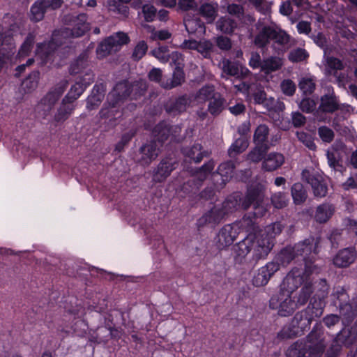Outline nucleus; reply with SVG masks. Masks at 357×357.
Wrapping results in <instances>:
<instances>
[{
    "label": "nucleus",
    "instance_id": "7c9ffc66",
    "mask_svg": "<svg viewBox=\"0 0 357 357\" xmlns=\"http://www.w3.org/2000/svg\"><path fill=\"white\" fill-rule=\"evenodd\" d=\"M251 207L252 208L251 211L245 214L239 222H234L235 225H238L239 232L240 230L242 229L249 233V234H255V233L258 230L256 219L262 218L263 216L254 215L253 206Z\"/></svg>",
    "mask_w": 357,
    "mask_h": 357
},
{
    "label": "nucleus",
    "instance_id": "9d476101",
    "mask_svg": "<svg viewBox=\"0 0 357 357\" xmlns=\"http://www.w3.org/2000/svg\"><path fill=\"white\" fill-rule=\"evenodd\" d=\"M270 306L273 309H278V314L282 317L291 315L298 307L296 302L292 300L291 294L282 291L271 298Z\"/></svg>",
    "mask_w": 357,
    "mask_h": 357
},
{
    "label": "nucleus",
    "instance_id": "6e6d98bb",
    "mask_svg": "<svg viewBox=\"0 0 357 357\" xmlns=\"http://www.w3.org/2000/svg\"><path fill=\"white\" fill-rule=\"evenodd\" d=\"M309 53L304 48L296 47L291 50L288 54V59L292 63L305 61L309 57Z\"/></svg>",
    "mask_w": 357,
    "mask_h": 357
},
{
    "label": "nucleus",
    "instance_id": "6ab92c4d",
    "mask_svg": "<svg viewBox=\"0 0 357 357\" xmlns=\"http://www.w3.org/2000/svg\"><path fill=\"white\" fill-rule=\"evenodd\" d=\"M160 146L156 141H151L140 147L137 161L143 166L149 165L160 153Z\"/></svg>",
    "mask_w": 357,
    "mask_h": 357
},
{
    "label": "nucleus",
    "instance_id": "a211bd4d",
    "mask_svg": "<svg viewBox=\"0 0 357 357\" xmlns=\"http://www.w3.org/2000/svg\"><path fill=\"white\" fill-rule=\"evenodd\" d=\"M280 269V264L275 261L268 262L258 269L252 278V284L256 287H262L268 283L270 278Z\"/></svg>",
    "mask_w": 357,
    "mask_h": 357
},
{
    "label": "nucleus",
    "instance_id": "f8f14e48",
    "mask_svg": "<svg viewBox=\"0 0 357 357\" xmlns=\"http://www.w3.org/2000/svg\"><path fill=\"white\" fill-rule=\"evenodd\" d=\"M68 81L63 80L60 82L54 89L50 91L41 100L38 106V109L44 112V115L47 116L54 107L56 102L59 100L68 86Z\"/></svg>",
    "mask_w": 357,
    "mask_h": 357
},
{
    "label": "nucleus",
    "instance_id": "dca6fc26",
    "mask_svg": "<svg viewBox=\"0 0 357 357\" xmlns=\"http://www.w3.org/2000/svg\"><path fill=\"white\" fill-rule=\"evenodd\" d=\"M239 234L238 227L234 223L225 225L217 235L216 245L220 250L231 245Z\"/></svg>",
    "mask_w": 357,
    "mask_h": 357
},
{
    "label": "nucleus",
    "instance_id": "58836bf2",
    "mask_svg": "<svg viewBox=\"0 0 357 357\" xmlns=\"http://www.w3.org/2000/svg\"><path fill=\"white\" fill-rule=\"evenodd\" d=\"M48 9L45 0H37L31 7V20L36 22L41 21Z\"/></svg>",
    "mask_w": 357,
    "mask_h": 357
},
{
    "label": "nucleus",
    "instance_id": "9b49d317",
    "mask_svg": "<svg viewBox=\"0 0 357 357\" xmlns=\"http://www.w3.org/2000/svg\"><path fill=\"white\" fill-rule=\"evenodd\" d=\"M131 96L130 83L121 82L115 85L107 97V103L112 107H119Z\"/></svg>",
    "mask_w": 357,
    "mask_h": 357
},
{
    "label": "nucleus",
    "instance_id": "2eb2a0df",
    "mask_svg": "<svg viewBox=\"0 0 357 357\" xmlns=\"http://www.w3.org/2000/svg\"><path fill=\"white\" fill-rule=\"evenodd\" d=\"M235 168L236 164L233 160L226 161L218 166L216 173L213 174L214 185L217 189L224 188L232 178Z\"/></svg>",
    "mask_w": 357,
    "mask_h": 357
},
{
    "label": "nucleus",
    "instance_id": "37998d69",
    "mask_svg": "<svg viewBox=\"0 0 357 357\" xmlns=\"http://www.w3.org/2000/svg\"><path fill=\"white\" fill-rule=\"evenodd\" d=\"M252 234H248L243 241L238 242L234 246L236 255L243 259L252 252Z\"/></svg>",
    "mask_w": 357,
    "mask_h": 357
},
{
    "label": "nucleus",
    "instance_id": "c9c22d12",
    "mask_svg": "<svg viewBox=\"0 0 357 357\" xmlns=\"http://www.w3.org/2000/svg\"><path fill=\"white\" fill-rule=\"evenodd\" d=\"M185 81L183 66H176L173 72L172 78L161 83V86L165 89H171L180 86Z\"/></svg>",
    "mask_w": 357,
    "mask_h": 357
},
{
    "label": "nucleus",
    "instance_id": "603ef678",
    "mask_svg": "<svg viewBox=\"0 0 357 357\" xmlns=\"http://www.w3.org/2000/svg\"><path fill=\"white\" fill-rule=\"evenodd\" d=\"M74 110V106L69 102H63V99L62 100L61 105L57 110L56 114L54 116V120L56 122H63L66 121L72 112Z\"/></svg>",
    "mask_w": 357,
    "mask_h": 357
},
{
    "label": "nucleus",
    "instance_id": "864d4df0",
    "mask_svg": "<svg viewBox=\"0 0 357 357\" xmlns=\"http://www.w3.org/2000/svg\"><path fill=\"white\" fill-rule=\"evenodd\" d=\"M218 94L213 85H206L197 91L195 98L199 101H210Z\"/></svg>",
    "mask_w": 357,
    "mask_h": 357
},
{
    "label": "nucleus",
    "instance_id": "39448f33",
    "mask_svg": "<svg viewBox=\"0 0 357 357\" xmlns=\"http://www.w3.org/2000/svg\"><path fill=\"white\" fill-rule=\"evenodd\" d=\"M130 41L128 36L123 32H118L100 43L96 50L99 58H104L118 52L123 45Z\"/></svg>",
    "mask_w": 357,
    "mask_h": 357
},
{
    "label": "nucleus",
    "instance_id": "052dcab7",
    "mask_svg": "<svg viewBox=\"0 0 357 357\" xmlns=\"http://www.w3.org/2000/svg\"><path fill=\"white\" fill-rule=\"evenodd\" d=\"M271 202L275 208L281 209L287 206L289 199L286 192H277L271 195Z\"/></svg>",
    "mask_w": 357,
    "mask_h": 357
},
{
    "label": "nucleus",
    "instance_id": "f704fd0d",
    "mask_svg": "<svg viewBox=\"0 0 357 357\" xmlns=\"http://www.w3.org/2000/svg\"><path fill=\"white\" fill-rule=\"evenodd\" d=\"M284 65L283 59L277 56H271L263 59L261 72L268 75L278 71Z\"/></svg>",
    "mask_w": 357,
    "mask_h": 357
},
{
    "label": "nucleus",
    "instance_id": "680f3d73",
    "mask_svg": "<svg viewBox=\"0 0 357 357\" xmlns=\"http://www.w3.org/2000/svg\"><path fill=\"white\" fill-rule=\"evenodd\" d=\"M300 335L301 334H300L296 327L293 326L292 321L289 325L284 326L278 333V337L280 340L291 339Z\"/></svg>",
    "mask_w": 357,
    "mask_h": 357
},
{
    "label": "nucleus",
    "instance_id": "bf43d9fd",
    "mask_svg": "<svg viewBox=\"0 0 357 357\" xmlns=\"http://www.w3.org/2000/svg\"><path fill=\"white\" fill-rule=\"evenodd\" d=\"M332 303L337 307L349 301V296L342 287H337L331 295Z\"/></svg>",
    "mask_w": 357,
    "mask_h": 357
},
{
    "label": "nucleus",
    "instance_id": "3c124183",
    "mask_svg": "<svg viewBox=\"0 0 357 357\" xmlns=\"http://www.w3.org/2000/svg\"><path fill=\"white\" fill-rule=\"evenodd\" d=\"M186 31L190 33H201L204 29V23L198 18H187L184 20Z\"/></svg>",
    "mask_w": 357,
    "mask_h": 357
},
{
    "label": "nucleus",
    "instance_id": "6e6552de",
    "mask_svg": "<svg viewBox=\"0 0 357 357\" xmlns=\"http://www.w3.org/2000/svg\"><path fill=\"white\" fill-rule=\"evenodd\" d=\"M323 313V310L321 307H314V306L308 305L305 310L297 312L291 321L293 326H296L300 332V334H303L305 331L310 328V325L312 320L315 317H319Z\"/></svg>",
    "mask_w": 357,
    "mask_h": 357
},
{
    "label": "nucleus",
    "instance_id": "7ed1b4c3",
    "mask_svg": "<svg viewBox=\"0 0 357 357\" xmlns=\"http://www.w3.org/2000/svg\"><path fill=\"white\" fill-rule=\"evenodd\" d=\"M325 348L322 333L317 330H313L307 336L305 342H296L291 344L287 351V357H307L317 356L321 354Z\"/></svg>",
    "mask_w": 357,
    "mask_h": 357
},
{
    "label": "nucleus",
    "instance_id": "20e7f679",
    "mask_svg": "<svg viewBox=\"0 0 357 357\" xmlns=\"http://www.w3.org/2000/svg\"><path fill=\"white\" fill-rule=\"evenodd\" d=\"M86 21L87 17L84 13L77 15L73 14L65 15L64 22L72 24L73 27L72 29L64 27L54 31V40H57L58 36H61L63 39L82 36L89 30V24Z\"/></svg>",
    "mask_w": 357,
    "mask_h": 357
},
{
    "label": "nucleus",
    "instance_id": "13d9d810",
    "mask_svg": "<svg viewBox=\"0 0 357 357\" xmlns=\"http://www.w3.org/2000/svg\"><path fill=\"white\" fill-rule=\"evenodd\" d=\"M144 26L147 29V31L151 33L149 38L151 40H165L170 38L172 36V33L167 29L156 31L152 26L146 24Z\"/></svg>",
    "mask_w": 357,
    "mask_h": 357
},
{
    "label": "nucleus",
    "instance_id": "69168bd1",
    "mask_svg": "<svg viewBox=\"0 0 357 357\" xmlns=\"http://www.w3.org/2000/svg\"><path fill=\"white\" fill-rule=\"evenodd\" d=\"M305 270L303 272L308 278L312 274H319L321 271V266L316 263L313 257L305 259Z\"/></svg>",
    "mask_w": 357,
    "mask_h": 357
},
{
    "label": "nucleus",
    "instance_id": "f3484780",
    "mask_svg": "<svg viewBox=\"0 0 357 357\" xmlns=\"http://www.w3.org/2000/svg\"><path fill=\"white\" fill-rule=\"evenodd\" d=\"M252 257L255 261L265 258L273 248L268 238L255 234H252Z\"/></svg>",
    "mask_w": 357,
    "mask_h": 357
},
{
    "label": "nucleus",
    "instance_id": "a19ab883",
    "mask_svg": "<svg viewBox=\"0 0 357 357\" xmlns=\"http://www.w3.org/2000/svg\"><path fill=\"white\" fill-rule=\"evenodd\" d=\"M237 27V22L228 16L220 17L216 22L218 30L225 34H231Z\"/></svg>",
    "mask_w": 357,
    "mask_h": 357
},
{
    "label": "nucleus",
    "instance_id": "0e129e2a",
    "mask_svg": "<svg viewBox=\"0 0 357 357\" xmlns=\"http://www.w3.org/2000/svg\"><path fill=\"white\" fill-rule=\"evenodd\" d=\"M108 104V107H104L99 112L101 119H109L112 123H114L116 119L121 116V112Z\"/></svg>",
    "mask_w": 357,
    "mask_h": 357
},
{
    "label": "nucleus",
    "instance_id": "412c9836",
    "mask_svg": "<svg viewBox=\"0 0 357 357\" xmlns=\"http://www.w3.org/2000/svg\"><path fill=\"white\" fill-rule=\"evenodd\" d=\"M340 109V105L335 91L333 87L327 89V93L320 98V104L318 107V112L326 114H333Z\"/></svg>",
    "mask_w": 357,
    "mask_h": 357
},
{
    "label": "nucleus",
    "instance_id": "c85d7f7f",
    "mask_svg": "<svg viewBox=\"0 0 357 357\" xmlns=\"http://www.w3.org/2000/svg\"><path fill=\"white\" fill-rule=\"evenodd\" d=\"M339 308L340 317L343 325H349L357 316V297L351 302L340 305Z\"/></svg>",
    "mask_w": 357,
    "mask_h": 357
},
{
    "label": "nucleus",
    "instance_id": "e2e57ef3",
    "mask_svg": "<svg viewBox=\"0 0 357 357\" xmlns=\"http://www.w3.org/2000/svg\"><path fill=\"white\" fill-rule=\"evenodd\" d=\"M269 149V146L256 145L248 153V159L253 162H258L262 160Z\"/></svg>",
    "mask_w": 357,
    "mask_h": 357
},
{
    "label": "nucleus",
    "instance_id": "5701e85b",
    "mask_svg": "<svg viewBox=\"0 0 357 357\" xmlns=\"http://www.w3.org/2000/svg\"><path fill=\"white\" fill-rule=\"evenodd\" d=\"M191 102V98L188 95H183L168 100L165 105V109L168 114L177 115L185 112Z\"/></svg>",
    "mask_w": 357,
    "mask_h": 357
},
{
    "label": "nucleus",
    "instance_id": "1a4fd4ad",
    "mask_svg": "<svg viewBox=\"0 0 357 357\" xmlns=\"http://www.w3.org/2000/svg\"><path fill=\"white\" fill-rule=\"evenodd\" d=\"M214 167V161L211 160L206 162L202 167L196 169L192 173V174L196 175V177L192 178L186 183H183L181 190L185 193L198 190L208 174L213 170Z\"/></svg>",
    "mask_w": 357,
    "mask_h": 357
},
{
    "label": "nucleus",
    "instance_id": "c756f323",
    "mask_svg": "<svg viewBox=\"0 0 357 357\" xmlns=\"http://www.w3.org/2000/svg\"><path fill=\"white\" fill-rule=\"evenodd\" d=\"M223 218V213H222L220 208L214 206L198 219L197 225L198 227H204L209 225L213 227L219 224Z\"/></svg>",
    "mask_w": 357,
    "mask_h": 357
},
{
    "label": "nucleus",
    "instance_id": "2f4dec72",
    "mask_svg": "<svg viewBox=\"0 0 357 357\" xmlns=\"http://www.w3.org/2000/svg\"><path fill=\"white\" fill-rule=\"evenodd\" d=\"M106 88L104 84H96L91 95L86 99V108L89 110L96 109L104 99Z\"/></svg>",
    "mask_w": 357,
    "mask_h": 357
},
{
    "label": "nucleus",
    "instance_id": "4be33fe9",
    "mask_svg": "<svg viewBox=\"0 0 357 357\" xmlns=\"http://www.w3.org/2000/svg\"><path fill=\"white\" fill-rule=\"evenodd\" d=\"M61 36H58L57 40H54V32L52 34V40L47 44L38 45L37 49V55L40 57L42 62L46 63L51 61L55 52L56 48L63 43Z\"/></svg>",
    "mask_w": 357,
    "mask_h": 357
},
{
    "label": "nucleus",
    "instance_id": "8fccbe9b",
    "mask_svg": "<svg viewBox=\"0 0 357 357\" xmlns=\"http://www.w3.org/2000/svg\"><path fill=\"white\" fill-rule=\"evenodd\" d=\"M248 147V142L245 138L237 139L229 147L227 151L228 156L231 158L236 157L243 153Z\"/></svg>",
    "mask_w": 357,
    "mask_h": 357
},
{
    "label": "nucleus",
    "instance_id": "0eeeda50",
    "mask_svg": "<svg viewBox=\"0 0 357 357\" xmlns=\"http://www.w3.org/2000/svg\"><path fill=\"white\" fill-rule=\"evenodd\" d=\"M221 70V77L228 79L234 77L238 79H243L252 75L251 71L238 61H232L223 58L218 64Z\"/></svg>",
    "mask_w": 357,
    "mask_h": 357
},
{
    "label": "nucleus",
    "instance_id": "de8ad7c7",
    "mask_svg": "<svg viewBox=\"0 0 357 357\" xmlns=\"http://www.w3.org/2000/svg\"><path fill=\"white\" fill-rule=\"evenodd\" d=\"M297 258L293 246H287L278 253L276 259L279 264L287 265L291 261Z\"/></svg>",
    "mask_w": 357,
    "mask_h": 357
},
{
    "label": "nucleus",
    "instance_id": "ea45409f",
    "mask_svg": "<svg viewBox=\"0 0 357 357\" xmlns=\"http://www.w3.org/2000/svg\"><path fill=\"white\" fill-rule=\"evenodd\" d=\"M174 128L166 123H158L153 129V135L158 144L166 141L172 135Z\"/></svg>",
    "mask_w": 357,
    "mask_h": 357
},
{
    "label": "nucleus",
    "instance_id": "c03bdc74",
    "mask_svg": "<svg viewBox=\"0 0 357 357\" xmlns=\"http://www.w3.org/2000/svg\"><path fill=\"white\" fill-rule=\"evenodd\" d=\"M269 135V128L265 124L259 125L255 130L254 134V141L255 145L271 146L268 137Z\"/></svg>",
    "mask_w": 357,
    "mask_h": 357
},
{
    "label": "nucleus",
    "instance_id": "f257e3e1",
    "mask_svg": "<svg viewBox=\"0 0 357 357\" xmlns=\"http://www.w3.org/2000/svg\"><path fill=\"white\" fill-rule=\"evenodd\" d=\"M266 186L262 183H256L248 186L245 195L234 193L229 196L220 208L223 215L234 213L238 208L243 211L253 206L254 215L264 216L268 209L264 204Z\"/></svg>",
    "mask_w": 357,
    "mask_h": 357
},
{
    "label": "nucleus",
    "instance_id": "ddd939ff",
    "mask_svg": "<svg viewBox=\"0 0 357 357\" xmlns=\"http://www.w3.org/2000/svg\"><path fill=\"white\" fill-rule=\"evenodd\" d=\"M307 278L305 274L298 268H294L284 278L282 284L280 285V291L292 294L301 284H304Z\"/></svg>",
    "mask_w": 357,
    "mask_h": 357
},
{
    "label": "nucleus",
    "instance_id": "4d7b16f0",
    "mask_svg": "<svg viewBox=\"0 0 357 357\" xmlns=\"http://www.w3.org/2000/svg\"><path fill=\"white\" fill-rule=\"evenodd\" d=\"M328 164L331 168L335 171L342 172L343 166L342 165L343 155H340L337 152H331L328 151L326 153Z\"/></svg>",
    "mask_w": 357,
    "mask_h": 357
},
{
    "label": "nucleus",
    "instance_id": "338daca9",
    "mask_svg": "<svg viewBox=\"0 0 357 357\" xmlns=\"http://www.w3.org/2000/svg\"><path fill=\"white\" fill-rule=\"evenodd\" d=\"M38 71H33L31 73H30L22 83V86L24 90L26 92H30L36 89L38 85Z\"/></svg>",
    "mask_w": 357,
    "mask_h": 357
},
{
    "label": "nucleus",
    "instance_id": "473e14b6",
    "mask_svg": "<svg viewBox=\"0 0 357 357\" xmlns=\"http://www.w3.org/2000/svg\"><path fill=\"white\" fill-rule=\"evenodd\" d=\"M284 162V158L279 153H271L262 163V169L267 172H273L281 167Z\"/></svg>",
    "mask_w": 357,
    "mask_h": 357
},
{
    "label": "nucleus",
    "instance_id": "393cba45",
    "mask_svg": "<svg viewBox=\"0 0 357 357\" xmlns=\"http://www.w3.org/2000/svg\"><path fill=\"white\" fill-rule=\"evenodd\" d=\"M357 257L355 248L349 247L340 250L333 258V264L338 268L348 267L354 263Z\"/></svg>",
    "mask_w": 357,
    "mask_h": 357
},
{
    "label": "nucleus",
    "instance_id": "cd10ccee",
    "mask_svg": "<svg viewBox=\"0 0 357 357\" xmlns=\"http://www.w3.org/2000/svg\"><path fill=\"white\" fill-rule=\"evenodd\" d=\"M250 93L255 104L262 105L269 111L275 109V100L271 97L268 98L264 88L261 85H255Z\"/></svg>",
    "mask_w": 357,
    "mask_h": 357
},
{
    "label": "nucleus",
    "instance_id": "09e8293b",
    "mask_svg": "<svg viewBox=\"0 0 357 357\" xmlns=\"http://www.w3.org/2000/svg\"><path fill=\"white\" fill-rule=\"evenodd\" d=\"M88 66V54L86 52L79 54L77 59L73 61L69 68L71 75L79 73Z\"/></svg>",
    "mask_w": 357,
    "mask_h": 357
},
{
    "label": "nucleus",
    "instance_id": "a878e982",
    "mask_svg": "<svg viewBox=\"0 0 357 357\" xmlns=\"http://www.w3.org/2000/svg\"><path fill=\"white\" fill-rule=\"evenodd\" d=\"M176 165L177 162L171 158L162 159L153 174V180L158 183L164 181L176 169Z\"/></svg>",
    "mask_w": 357,
    "mask_h": 357
},
{
    "label": "nucleus",
    "instance_id": "4468645a",
    "mask_svg": "<svg viewBox=\"0 0 357 357\" xmlns=\"http://www.w3.org/2000/svg\"><path fill=\"white\" fill-rule=\"evenodd\" d=\"M321 240V238L319 236H310L303 241L296 243L293 247L297 257H303V259L305 261V259L309 258L308 255L312 252L314 254H317Z\"/></svg>",
    "mask_w": 357,
    "mask_h": 357
},
{
    "label": "nucleus",
    "instance_id": "b1692460",
    "mask_svg": "<svg viewBox=\"0 0 357 357\" xmlns=\"http://www.w3.org/2000/svg\"><path fill=\"white\" fill-rule=\"evenodd\" d=\"M182 153L185 157L184 163L187 162L195 163H199L204 157H208L209 153L203 149V147L199 144H195L192 146L183 147L181 149Z\"/></svg>",
    "mask_w": 357,
    "mask_h": 357
},
{
    "label": "nucleus",
    "instance_id": "aec40b11",
    "mask_svg": "<svg viewBox=\"0 0 357 357\" xmlns=\"http://www.w3.org/2000/svg\"><path fill=\"white\" fill-rule=\"evenodd\" d=\"M93 82V75L91 73H86L85 75L79 79L73 85L63 98V102L72 103L76 100L85 91L86 88Z\"/></svg>",
    "mask_w": 357,
    "mask_h": 357
},
{
    "label": "nucleus",
    "instance_id": "72a5a7b5",
    "mask_svg": "<svg viewBox=\"0 0 357 357\" xmlns=\"http://www.w3.org/2000/svg\"><path fill=\"white\" fill-rule=\"evenodd\" d=\"M335 207L329 203H324L318 206L315 211L314 220L319 223H326L333 216Z\"/></svg>",
    "mask_w": 357,
    "mask_h": 357
},
{
    "label": "nucleus",
    "instance_id": "e433bc0d",
    "mask_svg": "<svg viewBox=\"0 0 357 357\" xmlns=\"http://www.w3.org/2000/svg\"><path fill=\"white\" fill-rule=\"evenodd\" d=\"M218 5L215 2L202 3L199 8V14L204 17L208 23H212L218 16Z\"/></svg>",
    "mask_w": 357,
    "mask_h": 357
},
{
    "label": "nucleus",
    "instance_id": "49530a36",
    "mask_svg": "<svg viewBox=\"0 0 357 357\" xmlns=\"http://www.w3.org/2000/svg\"><path fill=\"white\" fill-rule=\"evenodd\" d=\"M314 288L312 282L310 280H306L304 285L302 287L299 291L298 296L296 300V305L298 307L305 305L312 294L313 293Z\"/></svg>",
    "mask_w": 357,
    "mask_h": 357
},
{
    "label": "nucleus",
    "instance_id": "79ce46f5",
    "mask_svg": "<svg viewBox=\"0 0 357 357\" xmlns=\"http://www.w3.org/2000/svg\"><path fill=\"white\" fill-rule=\"evenodd\" d=\"M336 341H339L343 346L349 347L357 342V337L353 333L350 328H343L335 336Z\"/></svg>",
    "mask_w": 357,
    "mask_h": 357
},
{
    "label": "nucleus",
    "instance_id": "f03ea898",
    "mask_svg": "<svg viewBox=\"0 0 357 357\" xmlns=\"http://www.w3.org/2000/svg\"><path fill=\"white\" fill-rule=\"evenodd\" d=\"M257 29L254 44L259 48L267 47L271 41L284 50H289L297 44L294 38L275 24H261L257 26Z\"/></svg>",
    "mask_w": 357,
    "mask_h": 357
},
{
    "label": "nucleus",
    "instance_id": "a18cd8bd",
    "mask_svg": "<svg viewBox=\"0 0 357 357\" xmlns=\"http://www.w3.org/2000/svg\"><path fill=\"white\" fill-rule=\"evenodd\" d=\"M225 99L219 93L208 101V112L213 116H218L225 109Z\"/></svg>",
    "mask_w": 357,
    "mask_h": 357
},
{
    "label": "nucleus",
    "instance_id": "423d86ee",
    "mask_svg": "<svg viewBox=\"0 0 357 357\" xmlns=\"http://www.w3.org/2000/svg\"><path fill=\"white\" fill-rule=\"evenodd\" d=\"M301 179L311 185L313 195L317 197H324L328 193V185L319 172L312 168L305 169L301 173Z\"/></svg>",
    "mask_w": 357,
    "mask_h": 357
},
{
    "label": "nucleus",
    "instance_id": "774afa93",
    "mask_svg": "<svg viewBox=\"0 0 357 357\" xmlns=\"http://www.w3.org/2000/svg\"><path fill=\"white\" fill-rule=\"evenodd\" d=\"M298 87L304 95L308 96L314 91L316 84L312 77H303L298 82Z\"/></svg>",
    "mask_w": 357,
    "mask_h": 357
},
{
    "label": "nucleus",
    "instance_id": "4c0bfd02",
    "mask_svg": "<svg viewBox=\"0 0 357 357\" xmlns=\"http://www.w3.org/2000/svg\"><path fill=\"white\" fill-rule=\"evenodd\" d=\"M291 195L294 204L296 205L303 204L307 199V192L304 185L297 182L292 185L291 188Z\"/></svg>",
    "mask_w": 357,
    "mask_h": 357
},
{
    "label": "nucleus",
    "instance_id": "bb28decb",
    "mask_svg": "<svg viewBox=\"0 0 357 357\" xmlns=\"http://www.w3.org/2000/svg\"><path fill=\"white\" fill-rule=\"evenodd\" d=\"M12 38L0 25V69L12 54Z\"/></svg>",
    "mask_w": 357,
    "mask_h": 357
},
{
    "label": "nucleus",
    "instance_id": "5fc2aeb1",
    "mask_svg": "<svg viewBox=\"0 0 357 357\" xmlns=\"http://www.w3.org/2000/svg\"><path fill=\"white\" fill-rule=\"evenodd\" d=\"M197 51L205 59H211V55L215 51L213 43L209 40L199 41Z\"/></svg>",
    "mask_w": 357,
    "mask_h": 357
}]
</instances>
